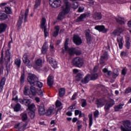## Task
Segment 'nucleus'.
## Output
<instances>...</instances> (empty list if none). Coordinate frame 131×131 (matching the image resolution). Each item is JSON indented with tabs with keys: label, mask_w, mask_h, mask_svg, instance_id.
Segmentation results:
<instances>
[{
	"label": "nucleus",
	"mask_w": 131,
	"mask_h": 131,
	"mask_svg": "<svg viewBox=\"0 0 131 131\" xmlns=\"http://www.w3.org/2000/svg\"><path fill=\"white\" fill-rule=\"evenodd\" d=\"M123 125L121 126V131H131V122L129 120H126L123 122Z\"/></svg>",
	"instance_id": "2"
},
{
	"label": "nucleus",
	"mask_w": 131,
	"mask_h": 131,
	"mask_svg": "<svg viewBox=\"0 0 131 131\" xmlns=\"http://www.w3.org/2000/svg\"><path fill=\"white\" fill-rule=\"evenodd\" d=\"M30 90L32 93V96H36V89H35V87H34L33 85H32L30 86Z\"/></svg>",
	"instance_id": "30"
},
{
	"label": "nucleus",
	"mask_w": 131,
	"mask_h": 131,
	"mask_svg": "<svg viewBox=\"0 0 131 131\" xmlns=\"http://www.w3.org/2000/svg\"><path fill=\"white\" fill-rule=\"evenodd\" d=\"M54 30L55 31L53 32V36L56 37V36H58V35L59 34V31H60V27H59V26H55Z\"/></svg>",
	"instance_id": "25"
},
{
	"label": "nucleus",
	"mask_w": 131,
	"mask_h": 131,
	"mask_svg": "<svg viewBox=\"0 0 131 131\" xmlns=\"http://www.w3.org/2000/svg\"><path fill=\"white\" fill-rule=\"evenodd\" d=\"M25 75L24 74L21 75L20 77V82L21 83H24L25 81Z\"/></svg>",
	"instance_id": "58"
},
{
	"label": "nucleus",
	"mask_w": 131,
	"mask_h": 131,
	"mask_svg": "<svg viewBox=\"0 0 131 131\" xmlns=\"http://www.w3.org/2000/svg\"><path fill=\"white\" fill-rule=\"evenodd\" d=\"M42 62V60H41V59L39 58L37 59L36 61V64L37 66H41V63Z\"/></svg>",
	"instance_id": "49"
},
{
	"label": "nucleus",
	"mask_w": 131,
	"mask_h": 131,
	"mask_svg": "<svg viewBox=\"0 0 131 131\" xmlns=\"http://www.w3.org/2000/svg\"><path fill=\"white\" fill-rule=\"evenodd\" d=\"M86 13H83L80 15L77 19L76 22H82L86 18Z\"/></svg>",
	"instance_id": "20"
},
{
	"label": "nucleus",
	"mask_w": 131,
	"mask_h": 131,
	"mask_svg": "<svg viewBox=\"0 0 131 131\" xmlns=\"http://www.w3.org/2000/svg\"><path fill=\"white\" fill-rule=\"evenodd\" d=\"M21 118L23 121H25L26 120H27L28 119V116H27V114H21Z\"/></svg>",
	"instance_id": "43"
},
{
	"label": "nucleus",
	"mask_w": 131,
	"mask_h": 131,
	"mask_svg": "<svg viewBox=\"0 0 131 131\" xmlns=\"http://www.w3.org/2000/svg\"><path fill=\"white\" fill-rule=\"evenodd\" d=\"M28 91H29V89H28V88L25 86V91L24 92V95H25L26 96L28 95Z\"/></svg>",
	"instance_id": "57"
},
{
	"label": "nucleus",
	"mask_w": 131,
	"mask_h": 131,
	"mask_svg": "<svg viewBox=\"0 0 131 131\" xmlns=\"http://www.w3.org/2000/svg\"><path fill=\"white\" fill-rule=\"evenodd\" d=\"M38 95L41 97H43V91L41 90H39L38 92Z\"/></svg>",
	"instance_id": "61"
},
{
	"label": "nucleus",
	"mask_w": 131,
	"mask_h": 131,
	"mask_svg": "<svg viewBox=\"0 0 131 131\" xmlns=\"http://www.w3.org/2000/svg\"><path fill=\"white\" fill-rule=\"evenodd\" d=\"M41 52L42 54H46L48 52V47L46 46V43H45L42 47Z\"/></svg>",
	"instance_id": "32"
},
{
	"label": "nucleus",
	"mask_w": 131,
	"mask_h": 131,
	"mask_svg": "<svg viewBox=\"0 0 131 131\" xmlns=\"http://www.w3.org/2000/svg\"><path fill=\"white\" fill-rule=\"evenodd\" d=\"M69 41V39H67L64 43V49L67 50V47H68V42Z\"/></svg>",
	"instance_id": "60"
},
{
	"label": "nucleus",
	"mask_w": 131,
	"mask_h": 131,
	"mask_svg": "<svg viewBox=\"0 0 131 131\" xmlns=\"http://www.w3.org/2000/svg\"><path fill=\"white\" fill-rule=\"evenodd\" d=\"M20 109H21V105L19 103L16 104L14 107V110L15 112L20 111Z\"/></svg>",
	"instance_id": "34"
},
{
	"label": "nucleus",
	"mask_w": 131,
	"mask_h": 131,
	"mask_svg": "<svg viewBox=\"0 0 131 131\" xmlns=\"http://www.w3.org/2000/svg\"><path fill=\"white\" fill-rule=\"evenodd\" d=\"M46 19L45 18V17H43L41 21L40 26L42 29H44V34H45V37H47L48 35H49V33L47 30V26H46Z\"/></svg>",
	"instance_id": "7"
},
{
	"label": "nucleus",
	"mask_w": 131,
	"mask_h": 131,
	"mask_svg": "<svg viewBox=\"0 0 131 131\" xmlns=\"http://www.w3.org/2000/svg\"><path fill=\"white\" fill-rule=\"evenodd\" d=\"M63 5L61 7V11L59 13L57 19L62 20L64 19L66 15H68L70 12V8H71V4L68 0H63Z\"/></svg>",
	"instance_id": "1"
},
{
	"label": "nucleus",
	"mask_w": 131,
	"mask_h": 131,
	"mask_svg": "<svg viewBox=\"0 0 131 131\" xmlns=\"http://www.w3.org/2000/svg\"><path fill=\"white\" fill-rule=\"evenodd\" d=\"M95 29L103 33H106L108 31V29H106L104 26H97L95 27Z\"/></svg>",
	"instance_id": "12"
},
{
	"label": "nucleus",
	"mask_w": 131,
	"mask_h": 131,
	"mask_svg": "<svg viewBox=\"0 0 131 131\" xmlns=\"http://www.w3.org/2000/svg\"><path fill=\"white\" fill-rule=\"evenodd\" d=\"M122 107H123V104H120L119 105H116L115 106V111H119L120 109H122Z\"/></svg>",
	"instance_id": "38"
},
{
	"label": "nucleus",
	"mask_w": 131,
	"mask_h": 131,
	"mask_svg": "<svg viewBox=\"0 0 131 131\" xmlns=\"http://www.w3.org/2000/svg\"><path fill=\"white\" fill-rule=\"evenodd\" d=\"M29 115L30 116L31 118L33 119L35 116V113L34 112H31L29 113Z\"/></svg>",
	"instance_id": "56"
},
{
	"label": "nucleus",
	"mask_w": 131,
	"mask_h": 131,
	"mask_svg": "<svg viewBox=\"0 0 131 131\" xmlns=\"http://www.w3.org/2000/svg\"><path fill=\"white\" fill-rule=\"evenodd\" d=\"M54 84V77L53 76L50 75L48 79H47V84L49 85V86H53V84Z\"/></svg>",
	"instance_id": "16"
},
{
	"label": "nucleus",
	"mask_w": 131,
	"mask_h": 131,
	"mask_svg": "<svg viewBox=\"0 0 131 131\" xmlns=\"http://www.w3.org/2000/svg\"><path fill=\"white\" fill-rule=\"evenodd\" d=\"M22 12H23V10H22L21 11V14H20L19 16V19H18V21L17 22V27L18 28H20L22 25V20H23V17L24 16V15H23V14H22Z\"/></svg>",
	"instance_id": "19"
},
{
	"label": "nucleus",
	"mask_w": 131,
	"mask_h": 131,
	"mask_svg": "<svg viewBox=\"0 0 131 131\" xmlns=\"http://www.w3.org/2000/svg\"><path fill=\"white\" fill-rule=\"evenodd\" d=\"M37 110L39 115H45L46 114V108H45V104L41 103L37 106Z\"/></svg>",
	"instance_id": "8"
},
{
	"label": "nucleus",
	"mask_w": 131,
	"mask_h": 131,
	"mask_svg": "<svg viewBox=\"0 0 131 131\" xmlns=\"http://www.w3.org/2000/svg\"><path fill=\"white\" fill-rule=\"evenodd\" d=\"M105 103L106 100L105 99H98L97 100L96 104L97 105L98 108H99V107H103V106L105 105Z\"/></svg>",
	"instance_id": "17"
},
{
	"label": "nucleus",
	"mask_w": 131,
	"mask_h": 131,
	"mask_svg": "<svg viewBox=\"0 0 131 131\" xmlns=\"http://www.w3.org/2000/svg\"><path fill=\"white\" fill-rule=\"evenodd\" d=\"M102 71L104 73H107V75H108V76L112 75V72L111 71H108L107 68L103 69Z\"/></svg>",
	"instance_id": "35"
},
{
	"label": "nucleus",
	"mask_w": 131,
	"mask_h": 131,
	"mask_svg": "<svg viewBox=\"0 0 131 131\" xmlns=\"http://www.w3.org/2000/svg\"><path fill=\"white\" fill-rule=\"evenodd\" d=\"M49 5L52 8L56 9L61 7V1L60 0H49Z\"/></svg>",
	"instance_id": "5"
},
{
	"label": "nucleus",
	"mask_w": 131,
	"mask_h": 131,
	"mask_svg": "<svg viewBox=\"0 0 131 131\" xmlns=\"http://www.w3.org/2000/svg\"><path fill=\"white\" fill-rule=\"evenodd\" d=\"M90 78H91V76L90 75H88L84 77L83 80H81V82L84 84L88 83V82L90 81Z\"/></svg>",
	"instance_id": "28"
},
{
	"label": "nucleus",
	"mask_w": 131,
	"mask_h": 131,
	"mask_svg": "<svg viewBox=\"0 0 131 131\" xmlns=\"http://www.w3.org/2000/svg\"><path fill=\"white\" fill-rule=\"evenodd\" d=\"M28 108L29 110H30V111H32L34 108H35V105L34 104H30L28 106Z\"/></svg>",
	"instance_id": "51"
},
{
	"label": "nucleus",
	"mask_w": 131,
	"mask_h": 131,
	"mask_svg": "<svg viewBox=\"0 0 131 131\" xmlns=\"http://www.w3.org/2000/svg\"><path fill=\"white\" fill-rule=\"evenodd\" d=\"M15 64L17 66L18 68L21 66V60L19 58H17L15 60Z\"/></svg>",
	"instance_id": "40"
},
{
	"label": "nucleus",
	"mask_w": 131,
	"mask_h": 131,
	"mask_svg": "<svg viewBox=\"0 0 131 131\" xmlns=\"http://www.w3.org/2000/svg\"><path fill=\"white\" fill-rule=\"evenodd\" d=\"M4 52H2L1 54V57L0 58V64L3 65L4 64Z\"/></svg>",
	"instance_id": "52"
},
{
	"label": "nucleus",
	"mask_w": 131,
	"mask_h": 131,
	"mask_svg": "<svg viewBox=\"0 0 131 131\" xmlns=\"http://www.w3.org/2000/svg\"><path fill=\"white\" fill-rule=\"evenodd\" d=\"M126 72H127V70L126 69V68H125L122 70L121 74L122 75L125 76L126 75Z\"/></svg>",
	"instance_id": "53"
},
{
	"label": "nucleus",
	"mask_w": 131,
	"mask_h": 131,
	"mask_svg": "<svg viewBox=\"0 0 131 131\" xmlns=\"http://www.w3.org/2000/svg\"><path fill=\"white\" fill-rule=\"evenodd\" d=\"M27 126V123L22 124V123H18L14 125L15 128H17L18 130H24L25 127Z\"/></svg>",
	"instance_id": "10"
},
{
	"label": "nucleus",
	"mask_w": 131,
	"mask_h": 131,
	"mask_svg": "<svg viewBox=\"0 0 131 131\" xmlns=\"http://www.w3.org/2000/svg\"><path fill=\"white\" fill-rule=\"evenodd\" d=\"M81 106L82 107H85L86 105H88V103H86V100L85 99H81Z\"/></svg>",
	"instance_id": "47"
},
{
	"label": "nucleus",
	"mask_w": 131,
	"mask_h": 131,
	"mask_svg": "<svg viewBox=\"0 0 131 131\" xmlns=\"http://www.w3.org/2000/svg\"><path fill=\"white\" fill-rule=\"evenodd\" d=\"M65 50L68 51V53L70 56H72V55H74L75 53V48H69L68 47L67 49H65Z\"/></svg>",
	"instance_id": "27"
},
{
	"label": "nucleus",
	"mask_w": 131,
	"mask_h": 131,
	"mask_svg": "<svg viewBox=\"0 0 131 131\" xmlns=\"http://www.w3.org/2000/svg\"><path fill=\"white\" fill-rule=\"evenodd\" d=\"M4 60H7V62H10V61H11V53H10L9 51L6 52V54Z\"/></svg>",
	"instance_id": "29"
},
{
	"label": "nucleus",
	"mask_w": 131,
	"mask_h": 131,
	"mask_svg": "<svg viewBox=\"0 0 131 131\" xmlns=\"http://www.w3.org/2000/svg\"><path fill=\"white\" fill-rule=\"evenodd\" d=\"M90 77L91 80H96V79L99 77V75H98V74H94L90 76Z\"/></svg>",
	"instance_id": "41"
},
{
	"label": "nucleus",
	"mask_w": 131,
	"mask_h": 131,
	"mask_svg": "<svg viewBox=\"0 0 131 131\" xmlns=\"http://www.w3.org/2000/svg\"><path fill=\"white\" fill-rule=\"evenodd\" d=\"M115 104V102L113 99H111L107 103H106L104 106V109L105 110H109L111 107H112L113 105Z\"/></svg>",
	"instance_id": "14"
},
{
	"label": "nucleus",
	"mask_w": 131,
	"mask_h": 131,
	"mask_svg": "<svg viewBox=\"0 0 131 131\" xmlns=\"http://www.w3.org/2000/svg\"><path fill=\"white\" fill-rule=\"evenodd\" d=\"M72 8H73V9H77V8H78V3L77 2H74L73 3V4L72 5Z\"/></svg>",
	"instance_id": "50"
},
{
	"label": "nucleus",
	"mask_w": 131,
	"mask_h": 131,
	"mask_svg": "<svg viewBox=\"0 0 131 131\" xmlns=\"http://www.w3.org/2000/svg\"><path fill=\"white\" fill-rule=\"evenodd\" d=\"M125 93V94H129V93H131V87L126 89Z\"/></svg>",
	"instance_id": "64"
},
{
	"label": "nucleus",
	"mask_w": 131,
	"mask_h": 131,
	"mask_svg": "<svg viewBox=\"0 0 131 131\" xmlns=\"http://www.w3.org/2000/svg\"><path fill=\"white\" fill-rule=\"evenodd\" d=\"M116 21L117 23H118V24H120L121 25H123V24H124V18L120 16L116 17Z\"/></svg>",
	"instance_id": "24"
},
{
	"label": "nucleus",
	"mask_w": 131,
	"mask_h": 131,
	"mask_svg": "<svg viewBox=\"0 0 131 131\" xmlns=\"http://www.w3.org/2000/svg\"><path fill=\"white\" fill-rule=\"evenodd\" d=\"M126 48L128 50H129V48H130V42H129V38H128L126 40Z\"/></svg>",
	"instance_id": "45"
},
{
	"label": "nucleus",
	"mask_w": 131,
	"mask_h": 131,
	"mask_svg": "<svg viewBox=\"0 0 131 131\" xmlns=\"http://www.w3.org/2000/svg\"><path fill=\"white\" fill-rule=\"evenodd\" d=\"M7 27H8V26L6 24L2 23L0 24V34L6 31Z\"/></svg>",
	"instance_id": "23"
},
{
	"label": "nucleus",
	"mask_w": 131,
	"mask_h": 131,
	"mask_svg": "<svg viewBox=\"0 0 131 131\" xmlns=\"http://www.w3.org/2000/svg\"><path fill=\"white\" fill-rule=\"evenodd\" d=\"M99 111H98V110H96L95 112H94V117H95V118H97V117H98V116H99Z\"/></svg>",
	"instance_id": "63"
},
{
	"label": "nucleus",
	"mask_w": 131,
	"mask_h": 131,
	"mask_svg": "<svg viewBox=\"0 0 131 131\" xmlns=\"http://www.w3.org/2000/svg\"><path fill=\"white\" fill-rule=\"evenodd\" d=\"M123 38L122 36L119 35L117 38V40L118 41L119 47L120 49H122V47L123 46V43H122V40Z\"/></svg>",
	"instance_id": "21"
},
{
	"label": "nucleus",
	"mask_w": 131,
	"mask_h": 131,
	"mask_svg": "<svg viewBox=\"0 0 131 131\" xmlns=\"http://www.w3.org/2000/svg\"><path fill=\"white\" fill-rule=\"evenodd\" d=\"M48 61H49V63L51 64V65H53L54 67H56V66H57V61L53 60V58H49Z\"/></svg>",
	"instance_id": "33"
},
{
	"label": "nucleus",
	"mask_w": 131,
	"mask_h": 131,
	"mask_svg": "<svg viewBox=\"0 0 131 131\" xmlns=\"http://www.w3.org/2000/svg\"><path fill=\"white\" fill-rule=\"evenodd\" d=\"M23 61L25 64H27L28 65V67L29 68H31L32 67V64H29L30 63V60L28 59V55L27 54H25L23 57Z\"/></svg>",
	"instance_id": "11"
},
{
	"label": "nucleus",
	"mask_w": 131,
	"mask_h": 131,
	"mask_svg": "<svg viewBox=\"0 0 131 131\" xmlns=\"http://www.w3.org/2000/svg\"><path fill=\"white\" fill-rule=\"evenodd\" d=\"M64 95H65V88H61L59 90V96L62 97Z\"/></svg>",
	"instance_id": "31"
},
{
	"label": "nucleus",
	"mask_w": 131,
	"mask_h": 131,
	"mask_svg": "<svg viewBox=\"0 0 131 131\" xmlns=\"http://www.w3.org/2000/svg\"><path fill=\"white\" fill-rule=\"evenodd\" d=\"M81 78H82V74L81 73H78L76 76V79L78 81H79Z\"/></svg>",
	"instance_id": "46"
},
{
	"label": "nucleus",
	"mask_w": 131,
	"mask_h": 131,
	"mask_svg": "<svg viewBox=\"0 0 131 131\" xmlns=\"http://www.w3.org/2000/svg\"><path fill=\"white\" fill-rule=\"evenodd\" d=\"M118 75H119V72L118 71V70L115 69L114 71L113 77H114V78H116V77H117Z\"/></svg>",
	"instance_id": "39"
},
{
	"label": "nucleus",
	"mask_w": 131,
	"mask_h": 131,
	"mask_svg": "<svg viewBox=\"0 0 131 131\" xmlns=\"http://www.w3.org/2000/svg\"><path fill=\"white\" fill-rule=\"evenodd\" d=\"M108 60V53L107 52H104L101 56L100 60V64H104L105 61Z\"/></svg>",
	"instance_id": "13"
},
{
	"label": "nucleus",
	"mask_w": 131,
	"mask_h": 131,
	"mask_svg": "<svg viewBox=\"0 0 131 131\" xmlns=\"http://www.w3.org/2000/svg\"><path fill=\"white\" fill-rule=\"evenodd\" d=\"M41 3V0H36L35 4L34 5L35 9H37Z\"/></svg>",
	"instance_id": "44"
},
{
	"label": "nucleus",
	"mask_w": 131,
	"mask_h": 131,
	"mask_svg": "<svg viewBox=\"0 0 131 131\" xmlns=\"http://www.w3.org/2000/svg\"><path fill=\"white\" fill-rule=\"evenodd\" d=\"M73 41L77 46H79L82 43V40L78 35H74Z\"/></svg>",
	"instance_id": "9"
},
{
	"label": "nucleus",
	"mask_w": 131,
	"mask_h": 131,
	"mask_svg": "<svg viewBox=\"0 0 131 131\" xmlns=\"http://www.w3.org/2000/svg\"><path fill=\"white\" fill-rule=\"evenodd\" d=\"M123 31H124V28L119 27L113 32V33L115 35H119L120 33H122Z\"/></svg>",
	"instance_id": "18"
},
{
	"label": "nucleus",
	"mask_w": 131,
	"mask_h": 131,
	"mask_svg": "<svg viewBox=\"0 0 131 131\" xmlns=\"http://www.w3.org/2000/svg\"><path fill=\"white\" fill-rule=\"evenodd\" d=\"M75 54L77 55H81V51L75 49Z\"/></svg>",
	"instance_id": "62"
},
{
	"label": "nucleus",
	"mask_w": 131,
	"mask_h": 131,
	"mask_svg": "<svg viewBox=\"0 0 131 131\" xmlns=\"http://www.w3.org/2000/svg\"><path fill=\"white\" fill-rule=\"evenodd\" d=\"M27 80L31 85L34 86L35 83L37 82V80H38V77L34 74H31L28 77Z\"/></svg>",
	"instance_id": "3"
},
{
	"label": "nucleus",
	"mask_w": 131,
	"mask_h": 131,
	"mask_svg": "<svg viewBox=\"0 0 131 131\" xmlns=\"http://www.w3.org/2000/svg\"><path fill=\"white\" fill-rule=\"evenodd\" d=\"M35 85H37L38 88L41 89V88H42L43 84L41 82L38 81V80H37V82H35Z\"/></svg>",
	"instance_id": "48"
},
{
	"label": "nucleus",
	"mask_w": 131,
	"mask_h": 131,
	"mask_svg": "<svg viewBox=\"0 0 131 131\" xmlns=\"http://www.w3.org/2000/svg\"><path fill=\"white\" fill-rule=\"evenodd\" d=\"M29 10L26 9L25 13L24 22H27V17H28V13Z\"/></svg>",
	"instance_id": "42"
},
{
	"label": "nucleus",
	"mask_w": 131,
	"mask_h": 131,
	"mask_svg": "<svg viewBox=\"0 0 131 131\" xmlns=\"http://www.w3.org/2000/svg\"><path fill=\"white\" fill-rule=\"evenodd\" d=\"M11 9L9 7H5V13H7V14H11Z\"/></svg>",
	"instance_id": "54"
},
{
	"label": "nucleus",
	"mask_w": 131,
	"mask_h": 131,
	"mask_svg": "<svg viewBox=\"0 0 131 131\" xmlns=\"http://www.w3.org/2000/svg\"><path fill=\"white\" fill-rule=\"evenodd\" d=\"M89 125L90 126H92L93 125V114H90L89 115Z\"/></svg>",
	"instance_id": "37"
},
{
	"label": "nucleus",
	"mask_w": 131,
	"mask_h": 131,
	"mask_svg": "<svg viewBox=\"0 0 131 131\" xmlns=\"http://www.w3.org/2000/svg\"><path fill=\"white\" fill-rule=\"evenodd\" d=\"M8 18V15L5 13H2L0 14V20L1 21H3L4 20H6Z\"/></svg>",
	"instance_id": "36"
},
{
	"label": "nucleus",
	"mask_w": 131,
	"mask_h": 131,
	"mask_svg": "<svg viewBox=\"0 0 131 131\" xmlns=\"http://www.w3.org/2000/svg\"><path fill=\"white\" fill-rule=\"evenodd\" d=\"M85 36L86 37L87 43L91 45L92 40V34H91V30L88 29L85 31Z\"/></svg>",
	"instance_id": "6"
},
{
	"label": "nucleus",
	"mask_w": 131,
	"mask_h": 131,
	"mask_svg": "<svg viewBox=\"0 0 131 131\" xmlns=\"http://www.w3.org/2000/svg\"><path fill=\"white\" fill-rule=\"evenodd\" d=\"M56 107H60V106H62V103L61 102V101L57 100L56 102Z\"/></svg>",
	"instance_id": "59"
},
{
	"label": "nucleus",
	"mask_w": 131,
	"mask_h": 131,
	"mask_svg": "<svg viewBox=\"0 0 131 131\" xmlns=\"http://www.w3.org/2000/svg\"><path fill=\"white\" fill-rule=\"evenodd\" d=\"M54 114H55V110L53 108H49L45 113L47 116H51V115H53Z\"/></svg>",
	"instance_id": "22"
},
{
	"label": "nucleus",
	"mask_w": 131,
	"mask_h": 131,
	"mask_svg": "<svg viewBox=\"0 0 131 131\" xmlns=\"http://www.w3.org/2000/svg\"><path fill=\"white\" fill-rule=\"evenodd\" d=\"M30 100H28V99H25V104L26 105V106H29L30 105Z\"/></svg>",
	"instance_id": "55"
},
{
	"label": "nucleus",
	"mask_w": 131,
	"mask_h": 131,
	"mask_svg": "<svg viewBox=\"0 0 131 131\" xmlns=\"http://www.w3.org/2000/svg\"><path fill=\"white\" fill-rule=\"evenodd\" d=\"M93 18L94 20H101L102 19V14L100 12H95L93 14Z\"/></svg>",
	"instance_id": "15"
},
{
	"label": "nucleus",
	"mask_w": 131,
	"mask_h": 131,
	"mask_svg": "<svg viewBox=\"0 0 131 131\" xmlns=\"http://www.w3.org/2000/svg\"><path fill=\"white\" fill-rule=\"evenodd\" d=\"M5 83H6V78L3 77L0 82V93L3 92V89H4Z\"/></svg>",
	"instance_id": "26"
},
{
	"label": "nucleus",
	"mask_w": 131,
	"mask_h": 131,
	"mask_svg": "<svg viewBox=\"0 0 131 131\" xmlns=\"http://www.w3.org/2000/svg\"><path fill=\"white\" fill-rule=\"evenodd\" d=\"M73 64L74 66L80 68V67H82L83 66V60L81 58L77 57L73 60Z\"/></svg>",
	"instance_id": "4"
}]
</instances>
